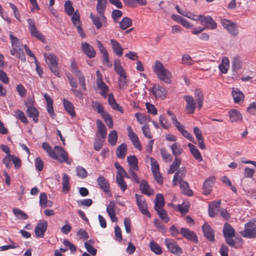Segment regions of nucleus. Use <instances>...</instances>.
<instances>
[{
    "label": "nucleus",
    "instance_id": "obj_24",
    "mask_svg": "<svg viewBox=\"0 0 256 256\" xmlns=\"http://www.w3.org/2000/svg\"><path fill=\"white\" fill-rule=\"evenodd\" d=\"M97 182L99 188L104 192L107 193L110 190V184L102 176L97 178Z\"/></svg>",
    "mask_w": 256,
    "mask_h": 256
},
{
    "label": "nucleus",
    "instance_id": "obj_46",
    "mask_svg": "<svg viewBox=\"0 0 256 256\" xmlns=\"http://www.w3.org/2000/svg\"><path fill=\"white\" fill-rule=\"evenodd\" d=\"M42 148L48 153V155L52 158H54V148L52 149V148L50 146V145L46 142H43L42 144Z\"/></svg>",
    "mask_w": 256,
    "mask_h": 256
},
{
    "label": "nucleus",
    "instance_id": "obj_58",
    "mask_svg": "<svg viewBox=\"0 0 256 256\" xmlns=\"http://www.w3.org/2000/svg\"><path fill=\"white\" fill-rule=\"evenodd\" d=\"M156 210L157 212L159 217L165 222H168L169 221L170 218L168 216L166 212L164 210V208H161Z\"/></svg>",
    "mask_w": 256,
    "mask_h": 256
},
{
    "label": "nucleus",
    "instance_id": "obj_12",
    "mask_svg": "<svg viewBox=\"0 0 256 256\" xmlns=\"http://www.w3.org/2000/svg\"><path fill=\"white\" fill-rule=\"evenodd\" d=\"M48 222L45 220H41L35 228L34 233L37 238H42L47 230Z\"/></svg>",
    "mask_w": 256,
    "mask_h": 256
},
{
    "label": "nucleus",
    "instance_id": "obj_52",
    "mask_svg": "<svg viewBox=\"0 0 256 256\" xmlns=\"http://www.w3.org/2000/svg\"><path fill=\"white\" fill-rule=\"evenodd\" d=\"M13 213L19 219L26 220L28 218V216L24 212L18 208H14L13 209Z\"/></svg>",
    "mask_w": 256,
    "mask_h": 256
},
{
    "label": "nucleus",
    "instance_id": "obj_4",
    "mask_svg": "<svg viewBox=\"0 0 256 256\" xmlns=\"http://www.w3.org/2000/svg\"><path fill=\"white\" fill-rule=\"evenodd\" d=\"M241 235L246 238H256V218L244 224V230L240 232Z\"/></svg>",
    "mask_w": 256,
    "mask_h": 256
},
{
    "label": "nucleus",
    "instance_id": "obj_62",
    "mask_svg": "<svg viewBox=\"0 0 256 256\" xmlns=\"http://www.w3.org/2000/svg\"><path fill=\"white\" fill-rule=\"evenodd\" d=\"M150 162L151 165V169L152 173L160 172L159 164L157 163L156 160L151 158H150Z\"/></svg>",
    "mask_w": 256,
    "mask_h": 256
},
{
    "label": "nucleus",
    "instance_id": "obj_32",
    "mask_svg": "<svg viewBox=\"0 0 256 256\" xmlns=\"http://www.w3.org/2000/svg\"><path fill=\"white\" fill-rule=\"evenodd\" d=\"M164 205V200L162 194H158L156 197V202L154 204V210H157L163 208Z\"/></svg>",
    "mask_w": 256,
    "mask_h": 256
},
{
    "label": "nucleus",
    "instance_id": "obj_57",
    "mask_svg": "<svg viewBox=\"0 0 256 256\" xmlns=\"http://www.w3.org/2000/svg\"><path fill=\"white\" fill-rule=\"evenodd\" d=\"M114 68L115 71L120 76L126 74L125 72L120 64L119 60H116L114 62Z\"/></svg>",
    "mask_w": 256,
    "mask_h": 256
},
{
    "label": "nucleus",
    "instance_id": "obj_6",
    "mask_svg": "<svg viewBox=\"0 0 256 256\" xmlns=\"http://www.w3.org/2000/svg\"><path fill=\"white\" fill-rule=\"evenodd\" d=\"M220 23L222 26L229 34L234 36H236L239 33V30L236 24L230 20L222 18L220 20Z\"/></svg>",
    "mask_w": 256,
    "mask_h": 256
},
{
    "label": "nucleus",
    "instance_id": "obj_35",
    "mask_svg": "<svg viewBox=\"0 0 256 256\" xmlns=\"http://www.w3.org/2000/svg\"><path fill=\"white\" fill-rule=\"evenodd\" d=\"M71 18L72 22L74 26L77 28L78 32H80V16L78 10H76Z\"/></svg>",
    "mask_w": 256,
    "mask_h": 256
},
{
    "label": "nucleus",
    "instance_id": "obj_1",
    "mask_svg": "<svg viewBox=\"0 0 256 256\" xmlns=\"http://www.w3.org/2000/svg\"><path fill=\"white\" fill-rule=\"evenodd\" d=\"M9 34L12 44V48L10 50V54L22 62H26V56L23 50L24 46L22 42L13 36L12 32H9Z\"/></svg>",
    "mask_w": 256,
    "mask_h": 256
},
{
    "label": "nucleus",
    "instance_id": "obj_26",
    "mask_svg": "<svg viewBox=\"0 0 256 256\" xmlns=\"http://www.w3.org/2000/svg\"><path fill=\"white\" fill-rule=\"evenodd\" d=\"M232 96L235 103H240L244 100V94L238 88H233Z\"/></svg>",
    "mask_w": 256,
    "mask_h": 256
},
{
    "label": "nucleus",
    "instance_id": "obj_49",
    "mask_svg": "<svg viewBox=\"0 0 256 256\" xmlns=\"http://www.w3.org/2000/svg\"><path fill=\"white\" fill-rule=\"evenodd\" d=\"M132 24V20L128 17H124L120 23V28L122 30H126Z\"/></svg>",
    "mask_w": 256,
    "mask_h": 256
},
{
    "label": "nucleus",
    "instance_id": "obj_18",
    "mask_svg": "<svg viewBox=\"0 0 256 256\" xmlns=\"http://www.w3.org/2000/svg\"><path fill=\"white\" fill-rule=\"evenodd\" d=\"M152 92L156 98H164L166 96V90L160 86H154L152 88Z\"/></svg>",
    "mask_w": 256,
    "mask_h": 256
},
{
    "label": "nucleus",
    "instance_id": "obj_22",
    "mask_svg": "<svg viewBox=\"0 0 256 256\" xmlns=\"http://www.w3.org/2000/svg\"><path fill=\"white\" fill-rule=\"evenodd\" d=\"M194 96L197 104V108L198 110H200L203 106L204 94L200 90L196 89L194 90Z\"/></svg>",
    "mask_w": 256,
    "mask_h": 256
},
{
    "label": "nucleus",
    "instance_id": "obj_50",
    "mask_svg": "<svg viewBox=\"0 0 256 256\" xmlns=\"http://www.w3.org/2000/svg\"><path fill=\"white\" fill-rule=\"evenodd\" d=\"M150 250L156 254H160L162 253L161 247L154 241L150 242Z\"/></svg>",
    "mask_w": 256,
    "mask_h": 256
},
{
    "label": "nucleus",
    "instance_id": "obj_31",
    "mask_svg": "<svg viewBox=\"0 0 256 256\" xmlns=\"http://www.w3.org/2000/svg\"><path fill=\"white\" fill-rule=\"evenodd\" d=\"M107 0H97L96 11L100 15H104L106 9Z\"/></svg>",
    "mask_w": 256,
    "mask_h": 256
},
{
    "label": "nucleus",
    "instance_id": "obj_5",
    "mask_svg": "<svg viewBox=\"0 0 256 256\" xmlns=\"http://www.w3.org/2000/svg\"><path fill=\"white\" fill-rule=\"evenodd\" d=\"M54 156L55 157L52 159L56 160L60 163L66 162L68 164H70L72 160L69 158L68 154L60 146H54Z\"/></svg>",
    "mask_w": 256,
    "mask_h": 256
},
{
    "label": "nucleus",
    "instance_id": "obj_48",
    "mask_svg": "<svg viewBox=\"0 0 256 256\" xmlns=\"http://www.w3.org/2000/svg\"><path fill=\"white\" fill-rule=\"evenodd\" d=\"M62 191L66 193L70 188L69 177L66 174H64L62 176Z\"/></svg>",
    "mask_w": 256,
    "mask_h": 256
},
{
    "label": "nucleus",
    "instance_id": "obj_19",
    "mask_svg": "<svg viewBox=\"0 0 256 256\" xmlns=\"http://www.w3.org/2000/svg\"><path fill=\"white\" fill-rule=\"evenodd\" d=\"M228 114L230 122L240 123L242 122V116L238 110L232 109L229 112Z\"/></svg>",
    "mask_w": 256,
    "mask_h": 256
},
{
    "label": "nucleus",
    "instance_id": "obj_44",
    "mask_svg": "<svg viewBox=\"0 0 256 256\" xmlns=\"http://www.w3.org/2000/svg\"><path fill=\"white\" fill-rule=\"evenodd\" d=\"M128 137L132 142L134 146L137 149L141 150L142 148L138 136L134 133V134L128 136Z\"/></svg>",
    "mask_w": 256,
    "mask_h": 256
},
{
    "label": "nucleus",
    "instance_id": "obj_45",
    "mask_svg": "<svg viewBox=\"0 0 256 256\" xmlns=\"http://www.w3.org/2000/svg\"><path fill=\"white\" fill-rule=\"evenodd\" d=\"M14 116L19 119L22 122L28 124V122L24 112L20 110H16L14 112Z\"/></svg>",
    "mask_w": 256,
    "mask_h": 256
},
{
    "label": "nucleus",
    "instance_id": "obj_39",
    "mask_svg": "<svg viewBox=\"0 0 256 256\" xmlns=\"http://www.w3.org/2000/svg\"><path fill=\"white\" fill-rule=\"evenodd\" d=\"M229 66L230 62L228 59L227 58H224L219 66V69L222 73L226 74L228 72Z\"/></svg>",
    "mask_w": 256,
    "mask_h": 256
},
{
    "label": "nucleus",
    "instance_id": "obj_16",
    "mask_svg": "<svg viewBox=\"0 0 256 256\" xmlns=\"http://www.w3.org/2000/svg\"><path fill=\"white\" fill-rule=\"evenodd\" d=\"M202 24H204L205 29L215 30L217 28V24L214 19L209 16H204L202 20Z\"/></svg>",
    "mask_w": 256,
    "mask_h": 256
},
{
    "label": "nucleus",
    "instance_id": "obj_33",
    "mask_svg": "<svg viewBox=\"0 0 256 256\" xmlns=\"http://www.w3.org/2000/svg\"><path fill=\"white\" fill-rule=\"evenodd\" d=\"M188 146L192 154L193 155L194 158L198 160L199 162L202 161V158L198 149L194 144L190 143L188 144Z\"/></svg>",
    "mask_w": 256,
    "mask_h": 256
},
{
    "label": "nucleus",
    "instance_id": "obj_10",
    "mask_svg": "<svg viewBox=\"0 0 256 256\" xmlns=\"http://www.w3.org/2000/svg\"><path fill=\"white\" fill-rule=\"evenodd\" d=\"M165 244L167 248L174 254H180L182 253V248L178 245L176 242L170 238L165 239Z\"/></svg>",
    "mask_w": 256,
    "mask_h": 256
},
{
    "label": "nucleus",
    "instance_id": "obj_40",
    "mask_svg": "<svg viewBox=\"0 0 256 256\" xmlns=\"http://www.w3.org/2000/svg\"><path fill=\"white\" fill-rule=\"evenodd\" d=\"M114 166L118 170L116 178H118V177L119 178H124V177H126L128 178H129V176H127L126 171L124 170V168L122 166H120V165L118 162H115Z\"/></svg>",
    "mask_w": 256,
    "mask_h": 256
},
{
    "label": "nucleus",
    "instance_id": "obj_29",
    "mask_svg": "<svg viewBox=\"0 0 256 256\" xmlns=\"http://www.w3.org/2000/svg\"><path fill=\"white\" fill-rule=\"evenodd\" d=\"M40 204L42 208L50 207L52 206V202L48 200L47 196L44 192L41 193L40 195Z\"/></svg>",
    "mask_w": 256,
    "mask_h": 256
},
{
    "label": "nucleus",
    "instance_id": "obj_59",
    "mask_svg": "<svg viewBox=\"0 0 256 256\" xmlns=\"http://www.w3.org/2000/svg\"><path fill=\"white\" fill-rule=\"evenodd\" d=\"M34 166L38 172H41L44 168V162L40 157H37L34 160Z\"/></svg>",
    "mask_w": 256,
    "mask_h": 256
},
{
    "label": "nucleus",
    "instance_id": "obj_15",
    "mask_svg": "<svg viewBox=\"0 0 256 256\" xmlns=\"http://www.w3.org/2000/svg\"><path fill=\"white\" fill-rule=\"evenodd\" d=\"M81 48L84 52L89 58H94L96 56V52L93 46L87 42L81 44Z\"/></svg>",
    "mask_w": 256,
    "mask_h": 256
},
{
    "label": "nucleus",
    "instance_id": "obj_47",
    "mask_svg": "<svg viewBox=\"0 0 256 256\" xmlns=\"http://www.w3.org/2000/svg\"><path fill=\"white\" fill-rule=\"evenodd\" d=\"M96 138H95L94 141V147L96 150L99 151L104 144V139L99 138L98 134H96Z\"/></svg>",
    "mask_w": 256,
    "mask_h": 256
},
{
    "label": "nucleus",
    "instance_id": "obj_51",
    "mask_svg": "<svg viewBox=\"0 0 256 256\" xmlns=\"http://www.w3.org/2000/svg\"><path fill=\"white\" fill-rule=\"evenodd\" d=\"M180 162L181 160L180 158H175L172 164L170 166V169L168 170V172L170 174H173L178 169Z\"/></svg>",
    "mask_w": 256,
    "mask_h": 256
},
{
    "label": "nucleus",
    "instance_id": "obj_38",
    "mask_svg": "<svg viewBox=\"0 0 256 256\" xmlns=\"http://www.w3.org/2000/svg\"><path fill=\"white\" fill-rule=\"evenodd\" d=\"M63 104L66 110L68 112L72 117L74 116H75V112L72 104L64 98L63 100Z\"/></svg>",
    "mask_w": 256,
    "mask_h": 256
},
{
    "label": "nucleus",
    "instance_id": "obj_7",
    "mask_svg": "<svg viewBox=\"0 0 256 256\" xmlns=\"http://www.w3.org/2000/svg\"><path fill=\"white\" fill-rule=\"evenodd\" d=\"M96 74L97 76L96 85L98 88L100 90V94L104 98H106L108 92V87L102 80V75L99 70L96 72Z\"/></svg>",
    "mask_w": 256,
    "mask_h": 256
},
{
    "label": "nucleus",
    "instance_id": "obj_56",
    "mask_svg": "<svg viewBox=\"0 0 256 256\" xmlns=\"http://www.w3.org/2000/svg\"><path fill=\"white\" fill-rule=\"evenodd\" d=\"M118 85L120 89H125L128 86V80L126 74L120 76L118 79Z\"/></svg>",
    "mask_w": 256,
    "mask_h": 256
},
{
    "label": "nucleus",
    "instance_id": "obj_25",
    "mask_svg": "<svg viewBox=\"0 0 256 256\" xmlns=\"http://www.w3.org/2000/svg\"><path fill=\"white\" fill-rule=\"evenodd\" d=\"M222 232L224 238L228 236H235L236 234L234 229L228 222L224 224Z\"/></svg>",
    "mask_w": 256,
    "mask_h": 256
},
{
    "label": "nucleus",
    "instance_id": "obj_2",
    "mask_svg": "<svg viewBox=\"0 0 256 256\" xmlns=\"http://www.w3.org/2000/svg\"><path fill=\"white\" fill-rule=\"evenodd\" d=\"M154 72L156 74L160 80L167 84L171 82L172 74L171 72L164 68L162 62L157 60L155 62Z\"/></svg>",
    "mask_w": 256,
    "mask_h": 256
},
{
    "label": "nucleus",
    "instance_id": "obj_9",
    "mask_svg": "<svg viewBox=\"0 0 256 256\" xmlns=\"http://www.w3.org/2000/svg\"><path fill=\"white\" fill-rule=\"evenodd\" d=\"M184 99L186 102L185 110L186 114H194L197 104L194 97L190 95H185L184 96Z\"/></svg>",
    "mask_w": 256,
    "mask_h": 256
},
{
    "label": "nucleus",
    "instance_id": "obj_43",
    "mask_svg": "<svg viewBox=\"0 0 256 256\" xmlns=\"http://www.w3.org/2000/svg\"><path fill=\"white\" fill-rule=\"evenodd\" d=\"M64 8V10L68 16H71L74 13V10L72 6V3L70 0H68L65 2Z\"/></svg>",
    "mask_w": 256,
    "mask_h": 256
},
{
    "label": "nucleus",
    "instance_id": "obj_53",
    "mask_svg": "<svg viewBox=\"0 0 256 256\" xmlns=\"http://www.w3.org/2000/svg\"><path fill=\"white\" fill-rule=\"evenodd\" d=\"M242 66V62L238 56L234 58L232 62V68L234 70L238 71L241 68Z\"/></svg>",
    "mask_w": 256,
    "mask_h": 256
},
{
    "label": "nucleus",
    "instance_id": "obj_54",
    "mask_svg": "<svg viewBox=\"0 0 256 256\" xmlns=\"http://www.w3.org/2000/svg\"><path fill=\"white\" fill-rule=\"evenodd\" d=\"M108 142L112 146L116 145L118 140V134L116 130L112 131L108 136Z\"/></svg>",
    "mask_w": 256,
    "mask_h": 256
},
{
    "label": "nucleus",
    "instance_id": "obj_60",
    "mask_svg": "<svg viewBox=\"0 0 256 256\" xmlns=\"http://www.w3.org/2000/svg\"><path fill=\"white\" fill-rule=\"evenodd\" d=\"M102 116L104 118L105 122L110 128H112L113 126V122L110 116L106 112L104 113Z\"/></svg>",
    "mask_w": 256,
    "mask_h": 256
},
{
    "label": "nucleus",
    "instance_id": "obj_36",
    "mask_svg": "<svg viewBox=\"0 0 256 256\" xmlns=\"http://www.w3.org/2000/svg\"><path fill=\"white\" fill-rule=\"evenodd\" d=\"M180 188L182 190V192L188 196H192L193 194L192 190L189 188V184L186 181L180 182Z\"/></svg>",
    "mask_w": 256,
    "mask_h": 256
},
{
    "label": "nucleus",
    "instance_id": "obj_30",
    "mask_svg": "<svg viewBox=\"0 0 256 256\" xmlns=\"http://www.w3.org/2000/svg\"><path fill=\"white\" fill-rule=\"evenodd\" d=\"M140 186L143 194L148 196H150L154 194L153 190L150 188L146 180H142Z\"/></svg>",
    "mask_w": 256,
    "mask_h": 256
},
{
    "label": "nucleus",
    "instance_id": "obj_17",
    "mask_svg": "<svg viewBox=\"0 0 256 256\" xmlns=\"http://www.w3.org/2000/svg\"><path fill=\"white\" fill-rule=\"evenodd\" d=\"M96 124L98 128V133H96V134H98L99 138L100 137V138L102 139H105L107 135V129L106 126L100 119L96 120Z\"/></svg>",
    "mask_w": 256,
    "mask_h": 256
},
{
    "label": "nucleus",
    "instance_id": "obj_28",
    "mask_svg": "<svg viewBox=\"0 0 256 256\" xmlns=\"http://www.w3.org/2000/svg\"><path fill=\"white\" fill-rule=\"evenodd\" d=\"M66 77L69 81V83L70 86L72 87V90L73 91L74 94L76 96H78L80 94V92L78 90L76 89L77 88V82L76 81L74 78H72L71 74L70 73H68L66 74Z\"/></svg>",
    "mask_w": 256,
    "mask_h": 256
},
{
    "label": "nucleus",
    "instance_id": "obj_27",
    "mask_svg": "<svg viewBox=\"0 0 256 256\" xmlns=\"http://www.w3.org/2000/svg\"><path fill=\"white\" fill-rule=\"evenodd\" d=\"M110 42L115 54L118 56H122L123 54V48L120 44L114 40H110Z\"/></svg>",
    "mask_w": 256,
    "mask_h": 256
},
{
    "label": "nucleus",
    "instance_id": "obj_64",
    "mask_svg": "<svg viewBox=\"0 0 256 256\" xmlns=\"http://www.w3.org/2000/svg\"><path fill=\"white\" fill-rule=\"evenodd\" d=\"M84 247L86 250L92 256H95L96 254V250L93 247L90 242H86L84 243Z\"/></svg>",
    "mask_w": 256,
    "mask_h": 256
},
{
    "label": "nucleus",
    "instance_id": "obj_21",
    "mask_svg": "<svg viewBox=\"0 0 256 256\" xmlns=\"http://www.w3.org/2000/svg\"><path fill=\"white\" fill-rule=\"evenodd\" d=\"M180 233L183 236L189 240H193L196 242H198V237L196 234L188 228H182Z\"/></svg>",
    "mask_w": 256,
    "mask_h": 256
},
{
    "label": "nucleus",
    "instance_id": "obj_61",
    "mask_svg": "<svg viewBox=\"0 0 256 256\" xmlns=\"http://www.w3.org/2000/svg\"><path fill=\"white\" fill-rule=\"evenodd\" d=\"M116 182L122 192H124L127 189V185L124 178H116Z\"/></svg>",
    "mask_w": 256,
    "mask_h": 256
},
{
    "label": "nucleus",
    "instance_id": "obj_55",
    "mask_svg": "<svg viewBox=\"0 0 256 256\" xmlns=\"http://www.w3.org/2000/svg\"><path fill=\"white\" fill-rule=\"evenodd\" d=\"M93 108L96 110L98 114L102 116L104 113L106 112L104 110V108L100 103L98 102H93L92 104Z\"/></svg>",
    "mask_w": 256,
    "mask_h": 256
},
{
    "label": "nucleus",
    "instance_id": "obj_11",
    "mask_svg": "<svg viewBox=\"0 0 256 256\" xmlns=\"http://www.w3.org/2000/svg\"><path fill=\"white\" fill-rule=\"evenodd\" d=\"M136 200L137 205L141 212L148 217L150 216V214L147 210V204L145 200L142 196L138 194H135Z\"/></svg>",
    "mask_w": 256,
    "mask_h": 256
},
{
    "label": "nucleus",
    "instance_id": "obj_23",
    "mask_svg": "<svg viewBox=\"0 0 256 256\" xmlns=\"http://www.w3.org/2000/svg\"><path fill=\"white\" fill-rule=\"evenodd\" d=\"M28 106V108H27L26 110L28 116L32 118L34 122H38V116H39L38 111L34 106H30V105Z\"/></svg>",
    "mask_w": 256,
    "mask_h": 256
},
{
    "label": "nucleus",
    "instance_id": "obj_63",
    "mask_svg": "<svg viewBox=\"0 0 256 256\" xmlns=\"http://www.w3.org/2000/svg\"><path fill=\"white\" fill-rule=\"evenodd\" d=\"M182 63L186 65H192L193 64V60L188 54H184L182 58Z\"/></svg>",
    "mask_w": 256,
    "mask_h": 256
},
{
    "label": "nucleus",
    "instance_id": "obj_42",
    "mask_svg": "<svg viewBox=\"0 0 256 256\" xmlns=\"http://www.w3.org/2000/svg\"><path fill=\"white\" fill-rule=\"evenodd\" d=\"M212 178H207L203 185V191L204 194L207 195L210 194L212 191Z\"/></svg>",
    "mask_w": 256,
    "mask_h": 256
},
{
    "label": "nucleus",
    "instance_id": "obj_34",
    "mask_svg": "<svg viewBox=\"0 0 256 256\" xmlns=\"http://www.w3.org/2000/svg\"><path fill=\"white\" fill-rule=\"evenodd\" d=\"M170 148L172 150V154L176 158H178V157L180 155L182 152L183 150L181 148L180 144L178 142H174L171 146Z\"/></svg>",
    "mask_w": 256,
    "mask_h": 256
},
{
    "label": "nucleus",
    "instance_id": "obj_20",
    "mask_svg": "<svg viewBox=\"0 0 256 256\" xmlns=\"http://www.w3.org/2000/svg\"><path fill=\"white\" fill-rule=\"evenodd\" d=\"M186 174V169L184 168H180L174 175L173 184L176 186L180 182H184L182 180L185 178Z\"/></svg>",
    "mask_w": 256,
    "mask_h": 256
},
{
    "label": "nucleus",
    "instance_id": "obj_8",
    "mask_svg": "<svg viewBox=\"0 0 256 256\" xmlns=\"http://www.w3.org/2000/svg\"><path fill=\"white\" fill-rule=\"evenodd\" d=\"M28 28L30 34L42 42H44V36L38 30L36 26L34 20L30 18H28Z\"/></svg>",
    "mask_w": 256,
    "mask_h": 256
},
{
    "label": "nucleus",
    "instance_id": "obj_14",
    "mask_svg": "<svg viewBox=\"0 0 256 256\" xmlns=\"http://www.w3.org/2000/svg\"><path fill=\"white\" fill-rule=\"evenodd\" d=\"M202 230L204 236L210 241L214 240V231L211 226L206 223L202 226Z\"/></svg>",
    "mask_w": 256,
    "mask_h": 256
},
{
    "label": "nucleus",
    "instance_id": "obj_41",
    "mask_svg": "<svg viewBox=\"0 0 256 256\" xmlns=\"http://www.w3.org/2000/svg\"><path fill=\"white\" fill-rule=\"evenodd\" d=\"M127 150L126 145L125 144H122L118 146L116 150V156L118 158H124L125 157Z\"/></svg>",
    "mask_w": 256,
    "mask_h": 256
},
{
    "label": "nucleus",
    "instance_id": "obj_13",
    "mask_svg": "<svg viewBox=\"0 0 256 256\" xmlns=\"http://www.w3.org/2000/svg\"><path fill=\"white\" fill-rule=\"evenodd\" d=\"M93 24L96 29L99 30L102 26H106L107 24L106 18L104 15H100L99 16H94L92 13L90 14Z\"/></svg>",
    "mask_w": 256,
    "mask_h": 256
},
{
    "label": "nucleus",
    "instance_id": "obj_3",
    "mask_svg": "<svg viewBox=\"0 0 256 256\" xmlns=\"http://www.w3.org/2000/svg\"><path fill=\"white\" fill-rule=\"evenodd\" d=\"M44 58L51 72L56 76L60 78V74L58 66V57L51 53H45L44 54Z\"/></svg>",
    "mask_w": 256,
    "mask_h": 256
},
{
    "label": "nucleus",
    "instance_id": "obj_37",
    "mask_svg": "<svg viewBox=\"0 0 256 256\" xmlns=\"http://www.w3.org/2000/svg\"><path fill=\"white\" fill-rule=\"evenodd\" d=\"M127 161L130 166V169H133L134 170H138V160L135 156H128Z\"/></svg>",
    "mask_w": 256,
    "mask_h": 256
}]
</instances>
